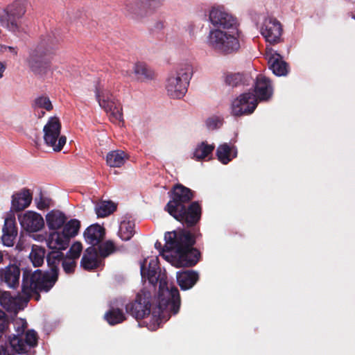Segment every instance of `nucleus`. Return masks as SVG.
<instances>
[{
    "instance_id": "1",
    "label": "nucleus",
    "mask_w": 355,
    "mask_h": 355,
    "mask_svg": "<svg viewBox=\"0 0 355 355\" xmlns=\"http://www.w3.org/2000/svg\"><path fill=\"white\" fill-rule=\"evenodd\" d=\"M157 304L150 292L141 290L135 298L125 305L126 312L137 320H142L150 314L159 324L166 317V313L177 314L180 307V296L176 287L164 289L162 282L159 286Z\"/></svg>"
},
{
    "instance_id": "2",
    "label": "nucleus",
    "mask_w": 355,
    "mask_h": 355,
    "mask_svg": "<svg viewBox=\"0 0 355 355\" xmlns=\"http://www.w3.org/2000/svg\"><path fill=\"white\" fill-rule=\"evenodd\" d=\"M165 244L157 241L155 248L161 255L164 252H173L175 254L177 267H193L200 260V251L193 248L194 240L184 229H178L164 234Z\"/></svg>"
},
{
    "instance_id": "3",
    "label": "nucleus",
    "mask_w": 355,
    "mask_h": 355,
    "mask_svg": "<svg viewBox=\"0 0 355 355\" xmlns=\"http://www.w3.org/2000/svg\"><path fill=\"white\" fill-rule=\"evenodd\" d=\"M15 334L8 336V343L12 348L10 350L8 345L6 343L0 345V355H14L15 353L22 355H34L33 349L38 344L37 333L33 329L26 331L28 323L26 320L19 318L13 322Z\"/></svg>"
},
{
    "instance_id": "4",
    "label": "nucleus",
    "mask_w": 355,
    "mask_h": 355,
    "mask_svg": "<svg viewBox=\"0 0 355 355\" xmlns=\"http://www.w3.org/2000/svg\"><path fill=\"white\" fill-rule=\"evenodd\" d=\"M55 44L54 39L46 36L30 52L26 62L37 78L44 79L49 73H52V59Z\"/></svg>"
},
{
    "instance_id": "5",
    "label": "nucleus",
    "mask_w": 355,
    "mask_h": 355,
    "mask_svg": "<svg viewBox=\"0 0 355 355\" xmlns=\"http://www.w3.org/2000/svg\"><path fill=\"white\" fill-rule=\"evenodd\" d=\"M64 255L62 251L51 250L46 254V262L50 271L37 269L33 272L29 270L24 272L27 273L28 279L39 289L51 290L58 279L59 266L62 263Z\"/></svg>"
},
{
    "instance_id": "6",
    "label": "nucleus",
    "mask_w": 355,
    "mask_h": 355,
    "mask_svg": "<svg viewBox=\"0 0 355 355\" xmlns=\"http://www.w3.org/2000/svg\"><path fill=\"white\" fill-rule=\"evenodd\" d=\"M25 0H15L5 7L0 8V25L15 34L26 32L22 19L26 12Z\"/></svg>"
},
{
    "instance_id": "7",
    "label": "nucleus",
    "mask_w": 355,
    "mask_h": 355,
    "mask_svg": "<svg viewBox=\"0 0 355 355\" xmlns=\"http://www.w3.org/2000/svg\"><path fill=\"white\" fill-rule=\"evenodd\" d=\"M202 212L200 202L193 201L188 205L180 207L168 214L186 227L184 229L192 236L195 244L197 238L201 236L198 223L201 219Z\"/></svg>"
},
{
    "instance_id": "8",
    "label": "nucleus",
    "mask_w": 355,
    "mask_h": 355,
    "mask_svg": "<svg viewBox=\"0 0 355 355\" xmlns=\"http://www.w3.org/2000/svg\"><path fill=\"white\" fill-rule=\"evenodd\" d=\"M223 31L220 29L212 30L209 35V45L216 52L228 55L236 53L240 49L239 29H230Z\"/></svg>"
},
{
    "instance_id": "9",
    "label": "nucleus",
    "mask_w": 355,
    "mask_h": 355,
    "mask_svg": "<svg viewBox=\"0 0 355 355\" xmlns=\"http://www.w3.org/2000/svg\"><path fill=\"white\" fill-rule=\"evenodd\" d=\"M33 282L23 272L21 284V295L12 296L8 291L0 292V304L7 311L17 313L24 309L30 300V292L32 291Z\"/></svg>"
},
{
    "instance_id": "10",
    "label": "nucleus",
    "mask_w": 355,
    "mask_h": 355,
    "mask_svg": "<svg viewBox=\"0 0 355 355\" xmlns=\"http://www.w3.org/2000/svg\"><path fill=\"white\" fill-rule=\"evenodd\" d=\"M192 74L191 65L185 64L182 65L175 73L170 75L166 85L168 96L173 98L183 97L187 91Z\"/></svg>"
},
{
    "instance_id": "11",
    "label": "nucleus",
    "mask_w": 355,
    "mask_h": 355,
    "mask_svg": "<svg viewBox=\"0 0 355 355\" xmlns=\"http://www.w3.org/2000/svg\"><path fill=\"white\" fill-rule=\"evenodd\" d=\"M44 140L45 144L53 148L54 151H60L65 145L67 138L60 135L61 123L56 116L50 117L44 126Z\"/></svg>"
},
{
    "instance_id": "12",
    "label": "nucleus",
    "mask_w": 355,
    "mask_h": 355,
    "mask_svg": "<svg viewBox=\"0 0 355 355\" xmlns=\"http://www.w3.org/2000/svg\"><path fill=\"white\" fill-rule=\"evenodd\" d=\"M171 200L167 202L164 210L171 213L178 208L191 203L195 197V192L182 184H175L168 192Z\"/></svg>"
},
{
    "instance_id": "13",
    "label": "nucleus",
    "mask_w": 355,
    "mask_h": 355,
    "mask_svg": "<svg viewBox=\"0 0 355 355\" xmlns=\"http://www.w3.org/2000/svg\"><path fill=\"white\" fill-rule=\"evenodd\" d=\"M257 105V98L254 93H243L232 101L231 113L234 116L249 115L254 112Z\"/></svg>"
},
{
    "instance_id": "14",
    "label": "nucleus",
    "mask_w": 355,
    "mask_h": 355,
    "mask_svg": "<svg viewBox=\"0 0 355 355\" xmlns=\"http://www.w3.org/2000/svg\"><path fill=\"white\" fill-rule=\"evenodd\" d=\"M282 31L281 23L271 17H266L261 27V35L270 44H276L280 41Z\"/></svg>"
},
{
    "instance_id": "15",
    "label": "nucleus",
    "mask_w": 355,
    "mask_h": 355,
    "mask_svg": "<svg viewBox=\"0 0 355 355\" xmlns=\"http://www.w3.org/2000/svg\"><path fill=\"white\" fill-rule=\"evenodd\" d=\"M95 96L99 105L105 112L114 113L115 110H116L119 116V119L122 116L121 113L118 110L115 98L109 90L104 88L100 82H98L95 85Z\"/></svg>"
},
{
    "instance_id": "16",
    "label": "nucleus",
    "mask_w": 355,
    "mask_h": 355,
    "mask_svg": "<svg viewBox=\"0 0 355 355\" xmlns=\"http://www.w3.org/2000/svg\"><path fill=\"white\" fill-rule=\"evenodd\" d=\"M209 20L218 29H238L236 19L219 8H213L211 10Z\"/></svg>"
},
{
    "instance_id": "17",
    "label": "nucleus",
    "mask_w": 355,
    "mask_h": 355,
    "mask_svg": "<svg viewBox=\"0 0 355 355\" xmlns=\"http://www.w3.org/2000/svg\"><path fill=\"white\" fill-rule=\"evenodd\" d=\"M18 219L22 228L28 232H37L44 227L42 215L33 211H27L19 215Z\"/></svg>"
},
{
    "instance_id": "18",
    "label": "nucleus",
    "mask_w": 355,
    "mask_h": 355,
    "mask_svg": "<svg viewBox=\"0 0 355 355\" xmlns=\"http://www.w3.org/2000/svg\"><path fill=\"white\" fill-rule=\"evenodd\" d=\"M20 274V268L15 263L0 268V284L16 289L19 285Z\"/></svg>"
},
{
    "instance_id": "19",
    "label": "nucleus",
    "mask_w": 355,
    "mask_h": 355,
    "mask_svg": "<svg viewBox=\"0 0 355 355\" xmlns=\"http://www.w3.org/2000/svg\"><path fill=\"white\" fill-rule=\"evenodd\" d=\"M158 259H152L148 263V268L147 271L145 272V263H143L141 265V275L143 277H146L148 282L153 286H156L158 281L159 284L161 281L162 282V286L164 289L171 288L172 286L168 288L167 286V282L160 277V268L158 265Z\"/></svg>"
},
{
    "instance_id": "20",
    "label": "nucleus",
    "mask_w": 355,
    "mask_h": 355,
    "mask_svg": "<svg viewBox=\"0 0 355 355\" xmlns=\"http://www.w3.org/2000/svg\"><path fill=\"white\" fill-rule=\"evenodd\" d=\"M254 92L257 102L268 101L273 94L270 80L262 74L258 75L256 78Z\"/></svg>"
},
{
    "instance_id": "21",
    "label": "nucleus",
    "mask_w": 355,
    "mask_h": 355,
    "mask_svg": "<svg viewBox=\"0 0 355 355\" xmlns=\"http://www.w3.org/2000/svg\"><path fill=\"white\" fill-rule=\"evenodd\" d=\"M101 263V260L98 257L96 247H88L82 257L80 266L85 270L91 271L98 268Z\"/></svg>"
},
{
    "instance_id": "22",
    "label": "nucleus",
    "mask_w": 355,
    "mask_h": 355,
    "mask_svg": "<svg viewBox=\"0 0 355 355\" xmlns=\"http://www.w3.org/2000/svg\"><path fill=\"white\" fill-rule=\"evenodd\" d=\"M33 197L31 191L24 188L12 196L11 207L15 211H20L28 207Z\"/></svg>"
},
{
    "instance_id": "23",
    "label": "nucleus",
    "mask_w": 355,
    "mask_h": 355,
    "mask_svg": "<svg viewBox=\"0 0 355 355\" xmlns=\"http://www.w3.org/2000/svg\"><path fill=\"white\" fill-rule=\"evenodd\" d=\"M83 235L85 241L88 244H90L91 246L96 247L104 239L105 230L98 224H94L86 228Z\"/></svg>"
},
{
    "instance_id": "24",
    "label": "nucleus",
    "mask_w": 355,
    "mask_h": 355,
    "mask_svg": "<svg viewBox=\"0 0 355 355\" xmlns=\"http://www.w3.org/2000/svg\"><path fill=\"white\" fill-rule=\"evenodd\" d=\"M177 282L182 290L191 288L198 281V273L193 270L179 271L176 275Z\"/></svg>"
},
{
    "instance_id": "25",
    "label": "nucleus",
    "mask_w": 355,
    "mask_h": 355,
    "mask_svg": "<svg viewBox=\"0 0 355 355\" xmlns=\"http://www.w3.org/2000/svg\"><path fill=\"white\" fill-rule=\"evenodd\" d=\"M126 13L132 18L140 19L146 17L150 10L144 0H136L125 5Z\"/></svg>"
},
{
    "instance_id": "26",
    "label": "nucleus",
    "mask_w": 355,
    "mask_h": 355,
    "mask_svg": "<svg viewBox=\"0 0 355 355\" xmlns=\"http://www.w3.org/2000/svg\"><path fill=\"white\" fill-rule=\"evenodd\" d=\"M17 235V228L15 221L11 218L5 220L1 237L3 245L10 247L14 245V241Z\"/></svg>"
},
{
    "instance_id": "27",
    "label": "nucleus",
    "mask_w": 355,
    "mask_h": 355,
    "mask_svg": "<svg viewBox=\"0 0 355 355\" xmlns=\"http://www.w3.org/2000/svg\"><path fill=\"white\" fill-rule=\"evenodd\" d=\"M69 241L62 232H53L49 234L46 244L52 250L61 251L69 246Z\"/></svg>"
},
{
    "instance_id": "28",
    "label": "nucleus",
    "mask_w": 355,
    "mask_h": 355,
    "mask_svg": "<svg viewBox=\"0 0 355 355\" xmlns=\"http://www.w3.org/2000/svg\"><path fill=\"white\" fill-rule=\"evenodd\" d=\"M269 68L278 76H285L288 73V64L283 60L280 54L275 53L268 58Z\"/></svg>"
},
{
    "instance_id": "29",
    "label": "nucleus",
    "mask_w": 355,
    "mask_h": 355,
    "mask_svg": "<svg viewBox=\"0 0 355 355\" xmlns=\"http://www.w3.org/2000/svg\"><path fill=\"white\" fill-rule=\"evenodd\" d=\"M66 220L65 214L58 209H53L46 215V225L51 230L60 229L65 224Z\"/></svg>"
},
{
    "instance_id": "30",
    "label": "nucleus",
    "mask_w": 355,
    "mask_h": 355,
    "mask_svg": "<svg viewBox=\"0 0 355 355\" xmlns=\"http://www.w3.org/2000/svg\"><path fill=\"white\" fill-rule=\"evenodd\" d=\"M216 155L220 162L227 164L237 156V149L234 146H230L228 144L224 143L218 146Z\"/></svg>"
},
{
    "instance_id": "31",
    "label": "nucleus",
    "mask_w": 355,
    "mask_h": 355,
    "mask_svg": "<svg viewBox=\"0 0 355 355\" xmlns=\"http://www.w3.org/2000/svg\"><path fill=\"white\" fill-rule=\"evenodd\" d=\"M104 319L110 325L114 326L124 322L126 316L122 309L111 306L105 313Z\"/></svg>"
},
{
    "instance_id": "32",
    "label": "nucleus",
    "mask_w": 355,
    "mask_h": 355,
    "mask_svg": "<svg viewBox=\"0 0 355 355\" xmlns=\"http://www.w3.org/2000/svg\"><path fill=\"white\" fill-rule=\"evenodd\" d=\"M134 73L138 80L146 81L152 80L155 77L154 71L144 62H137L134 67Z\"/></svg>"
},
{
    "instance_id": "33",
    "label": "nucleus",
    "mask_w": 355,
    "mask_h": 355,
    "mask_svg": "<svg viewBox=\"0 0 355 355\" xmlns=\"http://www.w3.org/2000/svg\"><path fill=\"white\" fill-rule=\"evenodd\" d=\"M46 255V250L44 248L37 245L32 246L31 252L29 254V259L34 267L41 266L44 261Z\"/></svg>"
},
{
    "instance_id": "34",
    "label": "nucleus",
    "mask_w": 355,
    "mask_h": 355,
    "mask_svg": "<svg viewBox=\"0 0 355 355\" xmlns=\"http://www.w3.org/2000/svg\"><path fill=\"white\" fill-rule=\"evenodd\" d=\"M125 153L122 150H113L106 156V162L110 167H121L125 163Z\"/></svg>"
},
{
    "instance_id": "35",
    "label": "nucleus",
    "mask_w": 355,
    "mask_h": 355,
    "mask_svg": "<svg viewBox=\"0 0 355 355\" xmlns=\"http://www.w3.org/2000/svg\"><path fill=\"white\" fill-rule=\"evenodd\" d=\"M116 209V205L111 201H102L95 205V212L98 218L108 216L115 211Z\"/></svg>"
},
{
    "instance_id": "36",
    "label": "nucleus",
    "mask_w": 355,
    "mask_h": 355,
    "mask_svg": "<svg viewBox=\"0 0 355 355\" xmlns=\"http://www.w3.org/2000/svg\"><path fill=\"white\" fill-rule=\"evenodd\" d=\"M135 223L130 220H123L119 225V236L123 241L130 240L135 234Z\"/></svg>"
},
{
    "instance_id": "37",
    "label": "nucleus",
    "mask_w": 355,
    "mask_h": 355,
    "mask_svg": "<svg viewBox=\"0 0 355 355\" xmlns=\"http://www.w3.org/2000/svg\"><path fill=\"white\" fill-rule=\"evenodd\" d=\"M215 148L214 144H208L205 141L199 144L193 152V157L199 161L208 157L212 153Z\"/></svg>"
},
{
    "instance_id": "38",
    "label": "nucleus",
    "mask_w": 355,
    "mask_h": 355,
    "mask_svg": "<svg viewBox=\"0 0 355 355\" xmlns=\"http://www.w3.org/2000/svg\"><path fill=\"white\" fill-rule=\"evenodd\" d=\"M249 77L243 73H235L227 74L225 77V83L232 87L248 84Z\"/></svg>"
},
{
    "instance_id": "39",
    "label": "nucleus",
    "mask_w": 355,
    "mask_h": 355,
    "mask_svg": "<svg viewBox=\"0 0 355 355\" xmlns=\"http://www.w3.org/2000/svg\"><path fill=\"white\" fill-rule=\"evenodd\" d=\"M80 227V223L78 220L71 219L64 225L62 233L70 241L71 238L78 234Z\"/></svg>"
},
{
    "instance_id": "40",
    "label": "nucleus",
    "mask_w": 355,
    "mask_h": 355,
    "mask_svg": "<svg viewBox=\"0 0 355 355\" xmlns=\"http://www.w3.org/2000/svg\"><path fill=\"white\" fill-rule=\"evenodd\" d=\"M97 246L98 257L105 258L116 250L114 243L112 241L100 243Z\"/></svg>"
},
{
    "instance_id": "41",
    "label": "nucleus",
    "mask_w": 355,
    "mask_h": 355,
    "mask_svg": "<svg viewBox=\"0 0 355 355\" xmlns=\"http://www.w3.org/2000/svg\"><path fill=\"white\" fill-rule=\"evenodd\" d=\"M33 106L34 108H42L46 111H51L53 108L49 98L46 96H41L36 98Z\"/></svg>"
},
{
    "instance_id": "42",
    "label": "nucleus",
    "mask_w": 355,
    "mask_h": 355,
    "mask_svg": "<svg viewBox=\"0 0 355 355\" xmlns=\"http://www.w3.org/2000/svg\"><path fill=\"white\" fill-rule=\"evenodd\" d=\"M83 250V246L80 242H75L69 248L67 253L66 257L71 259L76 260L79 258Z\"/></svg>"
},
{
    "instance_id": "43",
    "label": "nucleus",
    "mask_w": 355,
    "mask_h": 355,
    "mask_svg": "<svg viewBox=\"0 0 355 355\" xmlns=\"http://www.w3.org/2000/svg\"><path fill=\"white\" fill-rule=\"evenodd\" d=\"M35 202L38 209L44 210L50 207L52 200L49 198L44 197L42 193L40 192L39 197L35 198Z\"/></svg>"
},
{
    "instance_id": "44",
    "label": "nucleus",
    "mask_w": 355,
    "mask_h": 355,
    "mask_svg": "<svg viewBox=\"0 0 355 355\" xmlns=\"http://www.w3.org/2000/svg\"><path fill=\"white\" fill-rule=\"evenodd\" d=\"M62 266L66 274L71 275L75 272V268L76 267V260L64 257Z\"/></svg>"
},
{
    "instance_id": "45",
    "label": "nucleus",
    "mask_w": 355,
    "mask_h": 355,
    "mask_svg": "<svg viewBox=\"0 0 355 355\" xmlns=\"http://www.w3.org/2000/svg\"><path fill=\"white\" fill-rule=\"evenodd\" d=\"M9 324V320L6 313L0 310V338Z\"/></svg>"
},
{
    "instance_id": "46",
    "label": "nucleus",
    "mask_w": 355,
    "mask_h": 355,
    "mask_svg": "<svg viewBox=\"0 0 355 355\" xmlns=\"http://www.w3.org/2000/svg\"><path fill=\"white\" fill-rule=\"evenodd\" d=\"M33 286H31L32 291L30 292V299L33 297L36 301H39L41 296L40 294V292H48L50 290H43V289H39L36 286H35V284L33 282Z\"/></svg>"
},
{
    "instance_id": "47",
    "label": "nucleus",
    "mask_w": 355,
    "mask_h": 355,
    "mask_svg": "<svg viewBox=\"0 0 355 355\" xmlns=\"http://www.w3.org/2000/svg\"><path fill=\"white\" fill-rule=\"evenodd\" d=\"M0 51L1 53L9 52L12 54L14 56H17L18 53V49L17 47L6 46V45H0Z\"/></svg>"
},
{
    "instance_id": "48",
    "label": "nucleus",
    "mask_w": 355,
    "mask_h": 355,
    "mask_svg": "<svg viewBox=\"0 0 355 355\" xmlns=\"http://www.w3.org/2000/svg\"><path fill=\"white\" fill-rule=\"evenodd\" d=\"M148 5L150 10L158 7L164 0H144Z\"/></svg>"
},
{
    "instance_id": "49",
    "label": "nucleus",
    "mask_w": 355,
    "mask_h": 355,
    "mask_svg": "<svg viewBox=\"0 0 355 355\" xmlns=\"http://www.w3.org/2000/svg\"><path fill=\"white\" fill-rule=\"evenodd\" d=\"M6 65L3 62H0V78L3 77V74L6 70Z\"/></svg>"
},
{
    "instance_id": "50",
    "label": "nucleus",
    "mask_w": 355,
    "mask_h": 355,
    "mask_svg": "<svg viewBox=\"0 0 355 355\" xmlns=\"http://www.w3.org/2000/svg\"><path fill=\"white\" fill-rule=\"evenodd\" d=\"M3 252L0 250V263L3 261Z\"/></svg>"
},
{
    "instance_id": "51",
    "label": "nucleus",
    "mask_w": 355,
    "mask_h": 355,
    "mask_svg": "<svg viewBox=\"0 0 355 355\" xmlns=\"http://www.w3.org/2000/svg\"><path fill=\"white\" fill-rule=\"evenodd\" d=\"M44 114H45V112L42 111V115L43 116Z\"/></svg>"
},
{
    "instance_id": "52",
    "label": "nucleus",
    "mask_w": 355,
    "mask_h": 355,
    "mask_svg": "<svg viewBox=\"0 0 355 355\" xmlns=\"http://www.w3.org/2000/svg\"><path fill=\"white\" fill-rule=\"evenodd\" d=\"M353 17L354 19H355V15H353V17Z\"/></svg>"
}]
</instances>
